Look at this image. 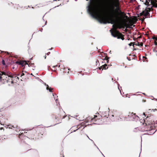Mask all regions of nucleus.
<instances>
[{
	"label": "nucleus",
	"instance_id": "obj_1",
	"mask_svg": "<svg viewBox=\"0 0 157 157\" xmlns=\"http://www.w3.org/2000/svg\"><path fill=\"white\" fill-rule=\"evenodd\" d=\"M119 0H108L107 2V7L109 14V16L108 18L109 21H105L99 20L101 23L105 24L110 23L113 24L115 23V18H117V14L123 13L121 10Z\"/></svg>",
	"mask_w": 157,
	"mask_h": 157
},
{
	"label": "nucleus",
	"instance_id": "obj_2",
	"mask_svg": "<svg viewBox=\"0 0 157 157\" xmlns=\"http://www.w3.org/2000/svg\"><path fill=\"white\" fill-rule=\"evenodd\" d=\"M145 5L147 6L144 10H143L141 13H140V15H143L145 17L150 16L149 12L152 11V8L157 7V0H146Z\"/></svg>",
	"mask_w": 157,
	"mask_h": 157
},
{
	"label": "nucleus",
	"instance_id": "obj_3",
	"mask_svg": "<svg viewBox=\"0 0 157 157\" xmlns=\"http://www.w3.org/2000/svg\"><path fill=\"white\" fill-rule=\"evenodd\" d=\"M111 33V34L112 36L114 37H117L118 39H121L122 40H124V36L121 33L117 30L115 31L114 32H113L111 30H110Z\"/></svg>",
	"mask_w": 157,
	"mask_h": 157
},
{
	"label": "nucleus",
	"instance_id": "obj_4",
	"mask_svg": "<svg viewBox=\"0 0 157 157\" xmlns=\"http://www.w3.org/2000/svg\"><path fill=\"white\" fill-rule=\"evenodd\" d=\"M136 117H138V116H136L135 114L133 113H131L128 115V117H124V120L126 121H133L134 120V119Z\"/></svg>",
	"mask_w": 157,
	"mask_h": 157
},
{
	"label": "nucleus",
	"instance_id": "obj_5",
	"mask_svg": "<svg viewBox=\"0 0 157 157\" xmlns=\"http://www.w3.org/2000/svg\"><path fill=\"white\" fill-rule=\"evenodd\" d=\"M1 73H0V81L4 77V75L5 76H7L8 75L6 74V72H1Z\"/></svg>",
	"mask_w": 157,
	"mask_h": 157
},
{
	"label": "nucleus",
	"instance_id": "obj_6",
	"mask_svg": "<svg viewBox=\"0 0 157 157\" xmlns=\"http://www.w3.org/2000/svg\"><path fill=\"white\" fill-rule=\"evenodd\" d=\"M19 65H21L22 67H23L25 65H28L29 67H30L28 64L25 61H21V63H19Z\"/></svg>",
	"mask_w": 157,
	"mask_h": 157
},
{
	"label": "nucleus",
	"instance_id": "obj_7",
	"mask_svg": "<svg viewBox=\"0 0 157 157\" xmlns=\"http://www.w3.org/2000/svg\"><path fill=\"white\" fill-rule=\"evenodd\" d=\"M46 86H46V89L47 90H48L50 92H52V89L51 87L49 89L48 88L49 86L48 85H46Z\"/></svg>",
	"mask_w": 157,
	"mask_h": 157
},
{
	"label": "nucleus",
	"instance_id": "obj_8",
	"mask_svg": "<svg viewBox=\"0 0 157 157\" xmlns=\"http://www.w3.org/2000/svg\"><path fill=\"white\" fill-rule=\"evenodd\" d=\"M135 44L137 46L141 47L143 46V43L141 42L140 43H139V42H138L137 44Z\"/></svg>",
	"mask_w": 157,
	"mask_h": 157
},
{
	"label": "nucleus",
	"instance_id": "obj_9",
	"mask_svg": "<svg viewBox=\"0 0 157 157\" xmlns=\"http://www.w3.org/2000/svg\"><path fill=\"white\" fill-rule=\"evenodd\" d=\"M102 67H103V68H102V70H103V69L105 70V69H107L108 68V67H107V65H106V64H105L104 65H103Z\"/></svg>",
	"mask_w": 157,
	"mask_h": 157
},
{
	"label": "nucleus",
	"instance_id": "obj_10",
	"mask_svg": "<svg viewBox=\"0 0 157 157\" xmlns=\"http://www.w3.org/2000/svg\"><path fill=\"white\" fill-rule=\"evenodd\" d=\"M154 123L157 124V120L155 122L154 121H151V122L149 123V124H153Z\"/></svg>",
	"mask_w": 157,
	"mask_h": 157
},
{
	"label": "nucleus",
	"instance_id": "obj_11",
	"mask_svg": "<svg viewBox=\"0 0 157 157\" xmlns=\"http://www.w3.org/2000/svg\"><path fill=\"white\" fill-rule=\"evenodd\" d=\"M135 25H129L128 26V28L130 29H132L133 27H134Z\"/></svg>",
	"mask_w": 157,
	"mask_h": 157
},
{
	"label": "nucleus",
	"instance_id": "obj_12",
	"mask_svg": "<svg viewBox=\"0 0 157 157\" xmlns=\"http://www.w3.org/2000/svg\"><path fill=\"white\" fill-rule=\"evenodd\" d=\"M151 131H153L152 132L150 133V134H154L155 132V131L154 130L151 129Z\"/></svg>",
	"mask_w": 157,
	"mask_h": 157
},
{
	"label": "nucleus",
	"instance_id": "obj_13",
	"mask_svg": "<svg viewBox=\"0 0 157 157\" xmlns=\"http://www.w3.org/2000/svg\"><path fill=\"white\" fill-rule=\"evenodd\" d=\"M7 77H11V78H13V76H8V75L7 76H5V75H4V77H3V78H2V79L3 80H4L5 79V78H7Z\"/></svg>",
	"mask_w": 157,
	"mask_h": 157
},
{
	"label": "nucleus",
	"instance_id": "obj_14",
	"mask_svg": "<svg viewBox=\"0 0 157 157\" xmlns=\"http://www.w3.org/2000/svg\"><path fill=\"white\" fill-rule=\"evenodd\" d=\"M117 28L119 29H121L122 28V26L121 25H118L117 26Z\"/></svg>",
	"mask_w": 157,
	"mask_h": 157
},
{
	"label": "nucleus",
	"instance_id": "obj_15",
	"mask_svg": "<svg viewBox=\"0 0 157 157\" xmlns=\"http://www.w3.org/2000/svg\"><path fill=\"white\" fill-rule=\"evenodd\" d=\"M152 39L155 40L157 41V37L153 36L152 37Z\"/></svg>",
	"mask_w": 157,
	"mask_h": 157
},
{
	"label": "nucleus",
	"instance_id": "obj_16",
	"mask_svg": "<svg viewBox=\"0 0 157 157\" xmlns=\"http://www.w3.org/2000/svg\"><path fill=\"white\" fill-rule=\"evenodd\" d=\"M110 58L109 57H108L107 56H106L105 58L103 59V60H108V59Z\"/></svg>",
	"mask_w": 157,
	"mask_h": 157
},
{
	"label": "nucleus",
	"instance_id": "obj_17",
	"mask_svg": "<svg viewBox=\"0 0 157 157\" xmlns=\"http://www.w3.org/2000/svg\"><path fill=\"white\" fill-rule=\"evenodd\" d=\"M2 64L3 65H5V61L4 60H2Z\"/></svg>",
	"mask_w": 157,
	"mask_h": 157
},
{
	"label": "nucleus",
	"instance_id": "obj_18",
	"mask_svg": "<svg viewBox=\"0 0 157 157\" xmlns=\"http://www.w3.org/2000/svg\"><path fill=\"white\" fill-rule=\"evenodd\" d=\"M152 117H153V116H150L149 117H148L147 116V118H149V119H150L151 118H152Z\"/></svg>",
	"mask_w": 157,
	"mask_h": 157
},
{
	"label": "nucleus",
	"instance_id": "obj_19",
	"mask_svg": "<svg viewBox=\"0 0 157 157\" xmlns=\"http://www.w3.org/2000/svg\"><path fill=\"white\" fill-rule=\"evenodd\" d=\"M97 117V115H94V118H93L92 119V121H94V118H95L96 117Z\"/></svg>",
	"mask_w": 157,
	"mask_h": 157
},
{
	"label": "nucleus",
	"instance_id": "obj_20",
	"mask_svg": "<svg viewBox=\"0 0 157 157\" xmlns=\"http://www.w3.org/2000/svg\"><path fill=\"white\" fill-rule=\"evenodd\" d=\"M21 61L19 62L18 61H17L16 62V63L17 64H19V63H21Z\"/></svg>",
	"mask_w": 157,
	"mask_h": 157
},
{
	"label": "nucleus",
	"instance_id": "obj_21",
	"mask_svg": "<svg viewBox=\"0 0 157 157\" xmlns=\"http://www.w3.org/2000/svg\"><path fill=\"white\" fill-rule=\"evenodd\" d=\"M130 46H131L132 45H133V44H132V43H129V44H128Z\"/></svg>",
	"mask_w": 157,
	"mask_h": 157
},
{
	"label": "nucleus",
	"instance_id": "obj_22",
	"mask_svg": "<svg viewBox=\"0 0 157 157\" xmlns=\"http://www.w3.org/2000/svg\"><path fill=\"white\" fill-rule=\"evenodd\" d=\"M102 68H103V67L102 66L100 67H99V69H100V70L102 69Z\"/></svg>",
	"mask_w": 157,
	"mask_h": 157
},
{
	"label": "nucleus",
	"instance_id": "obj_23",
	"mask_svg": "<svg viewBox=\"0 0 157 157\" xmlns=\"http://www.w3.org/2000/svg\"><path fill=\"white\" fill-rule=\"evenodd\" d=\"M135 1V0H130V2H132Z\"/></svg>",
	"mask_w": 157,
	"mask_h": 157
},
{
	"label": "nucleus",
	"instance_id": "obj_24",
	"mask_svg": "<svg viewBox=\"0 0 157 157\" xmlns=\"http://www.w3.org/2000/svg\"><path fill=\"white\" fill-rule=\"evenodd\" d=\"M50 53V52H48V53H46V55H49V54Z\"/></svg>",
	"mask_w": 157,
	"mask_h": 157
},
{
	"label": "nucleus",
	"instance_id": "obj_25",
	"mask_svg": "<svg viewBox=\"0 0 157 157\" xmlns=\"http://www.w3.org/2000/svg\"><path fill=\"white\" fill-rule=\"evenodd\" d=\"M127 59H128V60L129 61H130V60H131V59H130V58L128 59V58L127 57Z\"/></svg>",
	"mask_w": 157,
	"mask_h": 157
},
{
	"label": "nucleus",
	"instance_id": "obj_26",
	"mask_svg": "<svg viewBox=\"0 0 157 157\" xmlns=\"http://www.w3.org/2000/svg\"><path fill=\"white\" fill-rule=\"evenodd\" d=\"M155 45H157V42H155Z\"/></svg>",
	"mask_w": 157,
	"mask_h": 157
},
{
	"label": "nucleus",
	"instance_id": "obj_27",
	"mask_svg": "<svg viewBox=\"0 0 157 157\" xmlns=\"http://www.w3.org/2000/svg\"><path fill=\"white\" fill-rule=\"evenodd\" d=\"M140 20H141V19H140ZM144 18H143V19L142 20H141L142 21H144Z\"/></svg>",
	"mask_w": 157,
	"mask_h": 157
},
{
	"label": "nucleus",
	"instance_id": "obj_28",
	"mask_svg": "<svg viewBox=\"0 0 157 157\" xmlns=\"http://www.w3.org/2000/svg\"><path fill=\"white\" fill-rule=\"evenodd\" d=\"M8 126H9V128H11L10 126H12V125H8Z\"/></svg>",
	"mask_w": 157,
	"mask_h": 157
},
{
	"label": "nucleus",
	"instance_id": "obj_29",
	"mask_svg": "<svg viewBox=\"0 0 157 157\" xmlns=\"http://www.w3.org/2000/svg\"><path fill=\"white\" fill-rule=\"evenodd\" d=\"M24 73H22V74H21V77L22 76L24 75Z\"/></svg>",
	"mask_w": 157,
	"mask_h": 157
},
{
	"label": "nucleus",
	"instance_id": "obj_30",
	"mask_svg": "<svg viewBox=\"0 0 157 157\" xmlns=\"http://www.w3.org/2000/svg\"><path fill=\"white\" fill-rule=\"evenodd\" d=\"M87 136V137L90 140H91V141H93V140H91V139H90L89 138V137H88V136Z\"/></svg>",
	"mask_w": 157,
	"mask_h": 157
},
{
	"label": "nucleus",
	"instance_id": "obj_31",
	"mask_svg": "<svg viewBox=\"0 0 157 157\" xmlns=\"http://www.w3.org/2000/svg\"><path fill=\"white\" fill-rule=\"evenodd\" d=\"M57 65H56V66H53L52 67H57Z\"/></svg>",
	"mask_w": 157,
	"mask_h": 157
},
{
	"label": "nucleus",
	"instance_id": "obj_32",
	"mask_svg": "<svg viewBox=\"0 0 157 157\" xmlns=\"http://www.w3.org/2000/svg\"><path fill=\"white\" fill-rule=\"evenodd\" d=\"M44 57L45 59H46V55L44 56Z\"/></svg>",
	"mask_w": 157,
	"mask_h": 157
},
{
	"label": "nucleus",
	"instance_id": "obj_33",
	"mask_svg": "<svg viewBox=\"0 0 157 157\" xmlns=\"http://www.w3.org/2000/svg\"><path fill=\"white\" fill-rule=\"evenodd\" d=\"M13 81H11V83L12 84H13Z\"/></svg>",
	"mask_w": 157,
	"mask_h": 157
},
{
	"label": "nucleus",
	"instance_id": "obj_34",
	"mask_svg": "<svg viewBox=\"0 0 157 157\" xmlns=\"http://www.w3.org/2000/svg\"><path fill=\"white\" fill-rule=\"evenodd\" d=\"M143 94H144V95H145V94L144 93H143Z\"/></svg>",
	"mask_w": 157,
	"mask_h": 157
},
{
	"label": "nucleus",
	"instance_id": "obj_35",
	"mask_svg": "<svg viewBox=\"0 0 157 157\" xmlns=\"http://www.w3.org/2000/svg\"><path fill=\"white\" fill-rule=\"evenodd\" d=\"M143 115H145V113H143Z\"/></svg>",
	"mask_w": 157,
	"mask_h": 157
},
{
	"label": "nucleus",
	"instance_id": "obj_36",
	"mask_svg": "<svg viewBox=\"0 0 157 157\" xmlns=\"http://www.w3.org/2000/svg\"><path fill=\"white\" fill-rule=\"evenodd\" d=\"M111 51H110L109 52V53H111Z\"/></svg>",
	"mask_w": 157,
	"mask_h": 157
},
{
	"label": "nucleus",
	"instance_id": "obj_37",
	"mask_svg": "<svg viewBox=\"0 0 157 157\" xmlns=\"http://www.w3.org/2000/svg\"><path fill=\"white\" fill-rule=\"evenodd\" d=\"M104 54H105V55H107V54H106V53H104Z\"/></svg>",
	"mask_w": 157,
	"mask_h": 157
},
{
	"label": "nucleus",
	"instance_id": "obj_38",
	"mask_svg": "<svg viewBox=\"0 0 157 157\" xmlns=\"http://www.w3.org/2000/svg\"><path fill=\"white\" fill-rule=\"evenodd\" d=\"M51 49H51V48H50V49H49V50H51Z\"/></svg>",
	"mask_w": 157,
	"mask_h": 157
},
{
	"label": "nucleus",
	"instance_id": "obj_39",
	"mask_svg": "<svg viewBox=\"0 0 157 157\" xmlns=\"http://www.w3.org/2000/svg\"><path fill=\"white\" fill-rule=\"evenodd\" d=\"M97 147L98 149V147Z\"/></svg>",
	"mask_w": 157,
	"mask_h": 157
},
{
	"label": "nucleus",
	"instance_id": "obj_40",
	"mask_svg": "<svg viewBox=\"0 0 157 157\" xmlns=\"http://www.w3.org/2000/svg\"><path fill=\"white\" fill-rule=\"evenodd\" d=\"M114 26V25H113V27Z\"/></svg>",
	"mask_w": 157,
	"mask_h": 157
},
{
	"label": "nucleus",
	"instance_id": "obj_41",
	"mask_svg": "<svg viewBox=\"0 0 157 157\" xmlns=\"http://www.w3.org/2000/svg\"><path fill=\"white\" fill-rule=\"evenodd\" d=\"M118 89L120 90L119 88V87H118Z\"/></svg>",
	"mask_w": 157,
	"mask_h": 157
},
{
	"label": "nucleus",
	"instance_id": "obj_42",
	"mask_svg": "<svg viewBox=\"0 0 157 157\" xmlns=\"http://www.w3.org/2000/svg\"><path fill=\"white\" fill-rule=\"evenodd\" d=\"M157 56V54H156Z\"/></svg>",
	"mask_w": 157,
	"mask_h": 157
}]
</instances>
